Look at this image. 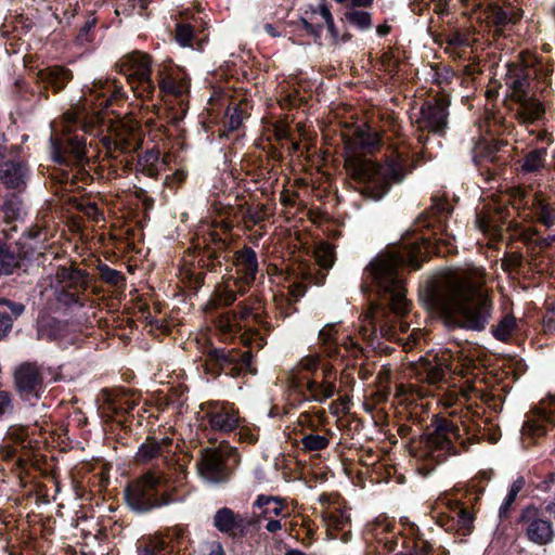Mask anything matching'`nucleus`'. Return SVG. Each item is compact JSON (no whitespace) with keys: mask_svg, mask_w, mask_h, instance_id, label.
Here are the masks:
<instances>
[{"mask_svg":"<svg viewBox=\"0 0 555 555\" xmlns=\"http://www.w3.org/2000/svg\"><path fill=\"white\" fill-rule=\"evenodd\" d=\"M423 246L413 243L378 255L365 269L380 296V302L372 304L363 315L360 333L364 339L373 340L379 333L386 339H396L398 328L405 333L410 324L403 318L411 310L406 298L403 267L421 268Z\"/></svg>","mask_w":555,"mask_h":555,"instance_id":"f257e3e1","label":"nucleus"},{"mask_svg":"<svg viewBox=\"0 0 555 555\" xmlns=\"http://www.w3.org/2000/svg\"><path fill=\"white\" fill-rule=\"evenodd\" d=\"M486 271L467 264L440 274L427 288L428 305L449 326L481 331L491 318Z\"/></svg>","mask_w":555,"mask_h":555,"instance_id":"f03ea898","label":"nucleus"},{"mask_svg":"<svg viewBox=\"0 0 555 555\" xmlns=\"http://www.w3.org/2000/svg\"><path fill=\"white\" fill-rule=\"evenodd\" d=\"M122 98L121 88L115 80H98L93 82L89 94L80 104L64 114L62 131L67 132L63 139H52V155L56 163L80 165L87 154V143L77 133L70 134L73 127H79L86 133H92L103 120L101 114L113 102Z\"/></svg>","mask_w":555,"mask_h":555,"instance_id":"7ed1b4c3","label":"nucleus"},{"mask_svg":"<svg viewBox=\"0 0 555 555\" xmlns=\"http://www.w3.org/2000/svg\"><path fill=\"white\" fill-rule=\"evenodd\" d=\"M348 177L357 183V190L366 198L378 201L387 194L391 184L400 183L405 176L402 153H392L384 165L350 154L345 158Z\"/></svg>","mask_w":555,"mask_h":555,"instance_id":"20e7f679","label":"nucleus"},{"mask_svg":"<svg viewBox=\"0 0 555 555\" xmlns=\"http://www.w3.org/2000/svg\"><path fill=\"white\" fill-rule=\"evenodd\" d=\"M509 211L506 207L489 205L477 212L476 227L489 237L490 242L488 245L491 247L492 242L501 240L503 227L506 224L507 229L514 232L512 237L521 241L526 245L529 255L528 264L535 266L538 248L534 246V241L539 240L537 237L538 230L532 227H521L516 222L507 221Z\"/></svg>","mask_w":555,"mask_h":555,"instance_id":"39448f33","label":"nucleus"},{"mask_svg":"<svg viewBox=\"0 0 555 555\" xmlns=\"http://www.w3.org/2000/svg\"><path fill=\"white\" fill-rule=\"evenodd\" d=\"M474 438L475 435L465 438L460 426L452 421L439 420L436 429L425 439V455L436 462H442L450 455L468 450Z\"/></svg>","mask_w":555,"mask_h":555,"instance_id":"423d86ee","label":"nucleus"},{"mask_svg":"<svg viewBox=\"0 0 555 555\" xmlns=\"http://www.w3.org/2000/svg\"><path fill=\"white\" fill-rule=\"evenodd\" d=\"M115 69L124 75L135 96L152 100L157 91L152 75V59L141 51H133L121 56Z\"/></svg>","mask_w":555,"mask_h":555,"instance_id":"0eeeda50","label":"nucleus"},{"mask_svg":"<svg viewBox=\"0 0 555 555\" xmlns=\"http://www.w3.org/2000/svg\"><path fill=\"white\" fill-rule=\"evenodd\" d=\"M168 477L147 473L129 485L125 491L128 505L138 512H147L170 502L166 493Z\"/></svg>","mask_w":555,"mask_h":555,"instance_id":"6e6552de","label":"nucleus"},{"mask_svg":"<svg viewBox=\"0 0 555 555\" xmlns=\"http://www.w3.org/2000/svg\"><path fill=\"white\" fill-rule=\"evenodd\" d=\"M158 94L165 102H177V111L173 113V119L180 120L188 112L190 94V77L188 73L173 64L166 65L157 70Z\"/></svg>","mask_w":555,"mask_h":555,"instance_id":"1a4fd4ad","label":"nucleus"},{"mask_svg":"<svg viewBox=\"0 0 555 555\" xmlns=\"http://www.w3.org/2000/svg\"><path fill=\"white\" fill-rule=\"evenodd\" d=\"M251 350L240 352L235 349L210 348L205 353V372L214 377L225 374L232 377L238 376L243 370L254 372L251 367Z\"/></svg>","mask_w":555,"mask_h":555,"instance_id":"9d476101","label":"nucleus"},{"mask_svg":"<svg viewBox=\"0 0 555 555\" xmlns=\"http://www.w3.org/2000/svg\"><path fill=\"white\" fill-rule=\"evenodd\" d=\"M201 425L212 431L229 434L243 422L238 409L227 401H208L201 404Z\"/></svg>","mask_w":555,"mask_h":555,"instance_id":"9b49d317","label":"nucleus"},{"mask_svg":"<svg viewBox=\"0 0 555 555\" xmlns=\"http://www.w3.org/2000/svg\"><path fill=\"white\" fill-rule=\"evenodd\" d=\"M204 242L203 247H195L193 253L194 266L210 272H221L225 266V270L230 272L229 261L231 257L228 242L217 232L209 233V238H205Z\"/></svg>","mask_w":555,"mask_h":555,"instance_id":"f8f14e48","label":"nucleus"},{"mask_svg":"<svg viewBox=\"0 0 555 555\" xmlns=\"http://www.w3.org/2000/svg\"><path fill=\"white\" fill-rule=\"evenodd\" d=\"M518 524L526 538L537 545H547L554 540L555 532L551 520L537 506L530 505L522 508Z\"/></svg>","mask_w":555,"mask_h":555,"instance_id":"ddd939ff","label":"nucleus"},{"mask_svg":"<svg viewBox=\"0 0 555 555\" xmlns=\"http://www.w3.org/2000/svg\"><path fill=\"white\" fill-rule=\"evenodd\" d=\"M449 105L450 101L444 95L427 101L422 106L416 119L418 130L439 135L444 134L448 128Z\"/></svg>","mask_w":555,"mask_h":555,"instance_id":"4468645a","label":"nucleus"},{"mask_svg":"<svg viewBox=\"0 0 555 555\" xmlns=\"http://www.w3.org/2000/svg\"><path fill=\"white\" fill-rule=\"evenodd\" d=\"M196 466L198 475L209 483H222L230 478V470L220 448H203Z\"/></svg>","mask_w":555,"mask_h":555,"instance_id":"2eb2a0df","label":"nucleus"},{"mask_svg":"<svg viewBox=\"0 0 555 555\" xmlns=\"http://www.w3.org/2000/svg\"><path fill=\"white\" fill-rule=\"evenodd\" d=\"M215 528L230 535H246L259 525L255 515L234 513L229 507L218 509L212 518Z\"/></svg>","mask_w":555,"mask_h":555,"instance_id":"dca6fc26","label":"nucleus"},{"mask_svg":"<svg viewBox=\"0 0 555 555\" xmlns=\"http://www.w3.org/2000/svg\"><path fill=\"white\" fill-rule=\"evenodd\" d=\"M547 425L555 427V397L542 400L539 406L528 414L521 433L528 438H540L546 435Z\"/></svg>","mask_w":555,"mask_h":555,"instance_id":"f3484780","label":"nucleus"},{"mask_svg":"<svg viewBox=\"0 0 555 555\" xmlns=\"http://www.w3.org/2000/svg\"><path fill=\"white\" fill-rule=\"evenodd\" d=\"M14 384L24 400L39 399L44 390L42 373L34 363H24L15 370Z\"/></svg>","mask_w":555,"mask_h":555,"instance_id":"a211bd4d","label":"nucleus"},{"mask_svg":"<svg viewBox=\"0 0 555 555\" xmlns=\"http://www.w3.org/2000/svg\"><path fill=\"white\" fill-rule=\"evenodd\" d=\"M307 400L323 403L336 393V374L330 362L322 363V379L309 378L306 382Z\"/></svg>","mask_w":555,"mask_h":555,"instance_id":"6ab92c4d","label":"nucleus"},{"mask_svg":"<svg viewBox=\"0 0 555 555\" xmlns=\"http://www.w3.org/2000/svg\"><path fill=\"white\" fill-rule=\"evenodd\" d=\"M106 155L118 159L121 155H130L141 147L142 140L138 131L120 129L113 138L103 139Z\"/></svg>","mask_w":555,"mask_h":555,"instance_id":"aec40b11","label":"nucleus"},{"mask_svg":"<svg viewBox=\"0 0 555 555\" xmlns=\"http://www.w3.org/2000/svg\"><path fill=\"white\" fill-rule=\"evenodd\" d=\"M231 266L235 269L234 279L249 288L258 273L259 264L256 251L249 246H244L235 251Z\"/></svg>","mask_w":555,"mask_h":555,"instance_id":"412c9836","label":"nucleus"},{"mask_svg":"<svg viewBox=\"0 0 555 555\" xmlns=\"http://www.w3.org/2000/svg\"><path fill=\"white\" fill-rule=\"evenodd\" d=\"M325 526L332 539L338 538V532L343 534L340 539L348 541L350 533V515L348 511L339 503H330L323 511Z\"/></svg>","mask_w":555,"mask_h":555,"instance_id":"4be33fe9","label":"nucleus"},{"mask_svg":"<svg viewBox=\"0 0 555 555\" xmlns=\"http://www.w3.org/2000/svg\"><path fill=\"white\" fill-rule=\"evenodd\" d=\"M380 143L378 132L366 125L354 129L346 139V145L354 152L373 153L379 149Z\"/></svg>","mask_w":555,"mask_h":555,"instance_id":"5701e85b","label":"nucleus"},{"mask_svg":"<svg viewBox=\"0 0 555 555\" xmlns=\"http://www.w3.org/2000/svg\"><path fill=\"white\" fill-rule=\"evenodd\" d=\"M514 103L515 119L521 125H532L544 117L545 108L543 104L531 95Z\"/></svg>","mask_w":555,"mask_h":555,"instance_id":"b1692460","label":"nucleus"},{"mask_svg":"<svg viewBox=\"0 0 555 555\" xmlns=\"http://www.w3.org/2000/svg\"><path fill=\"white\" fill-rule=\"evenodd\" d=\"M171 446L172 440L167 436L162 438L149 436L140 446L137 460L142 463H147L158 456H164L167 460V454L171 453Z\"/></svg>","mask_w":555,"mask_h":555,"instance_id":"393cba45","label":"nucleus"},{"mask_svg":"<svg viewBox=\"0 0 555 555\" xmlns=\"http://www.w3.org/2000/svg\"><path fill=\"white\" fill-rule=\"evenodd\" d=\"M28 168L21 162H7L0 167V180L8 189L18 192L26 188Z\"/></svg>","mask_w":555,"mask_h":555,"instance_id":"a878e982","label":"nucleus"},{"mask_svg":"<svg viewBox=\"0 0 555 555\" xmlns=\"http://www.w3.org/2000/svg\"><path fill=\"white\" fill-rule=\"evenodd\" d=\"M249 288L242 285L233 275H224L222 282L215 288V302L217 306L232 305L238 295H244Z\"/></svg>","mask_w":555,"mask_h":555,"instance_id":"bb28decb","label":"nucleus"},{"mask_svg":"<svg viewBox=\"0 0 555 555\" xmlns=\"http://www.w3.org/2000/svg\"><path fill=\"white\" fill-rule=\"evenodd\" d=\"M72 78V72L63 66H51L38 72L40 83L44 89L51 88L53 92L63 90Z\"/></svg>","mask_w":555,"mask_h":555,"instance_id":"cd10ccee","label":"nucleus"},{"mask_svg":"<svg viewBox=\"0 0 555 555\" xmlns=\"http://www.w3.org/2000/svg\"><path fill=\"white\" fill-rule=\"evenodd\" d=\"M56 282L59 286L66 289L85 293L88 288V275L78 269L61 268L56 273Z\"/></svg>","mask_w":555,"mask_h":555,"instance_id":"c85d7f7f","label":"nucleus"},{"mask_svg":"<svg viewBox=\"0 0 555 555\" xmlns=\"http://www.w3.org/2000/svg\"><path fill=\"white\" fill-rule=\"evenodd\" d=\"M102 397L107 409L114 413L130 412L138 404V400L126 390L115 392L107 389L102 390Z\"/></svg>","mask_w":555,"mask_h":555,"instance_id":"c756f323","label":"nucleus"},{"mask_svg":"<svg viewBox=\"0 0 555 555\" xmlns=\"http://www.w3.org/2000/svg\"><path fill=\"white\" fill-rule=\"evenodd\" d=\"M319 345L322 354L328 360L336 359L338 357L339 345L336 341V330L334 324H326L319 332Z\"/></svg>","mask_w":555,"mask_h":555,"instance_id":"7c9ffc66","label":"nucleus"},{"mask_svg":"<svg viewBox=\"0 0 555 555\" xmlns=\"http://www.w3.org/2000/svg\"><path fill=\"white\" fill-rule=\"evenodd\" d=\"M236 214L242 216V219L245 221V223L257 225L270 217L271 210L267 204H245L237 207Z\"/></svg>","mask_w":555,"mask_h":555,"instance_id":"2f4dec72","label":"nucleus"},{"mask_svg":"<svg viewBox=\"0 0 555 555\" xmlns=\"http://www.w3.org/2000/svg\"><path fill=\"white\" fill-rule=\"evenodd\" d=\"M506 85L511 89V99L513 102L529 96L527 92L529 79L522 74L521 69H509L506 78Z\"/></svg>","mask_w":555,"mask_h":555,"instance_id":"473e14b6","label":"nucleus"},{"mask_svg":"<svg viewBox=\"0 0 555 555\" xmlns=\"http://www.w3.org/2000/svg\"><path fill=\"white\" fill-rule=\"evenodd\" d=\"M446 367L441 363L426 360L417 367V377L422 383L430 385L437 384L443 379Z\"/></svg>","mask_w":555,"mask_h":555,"instance_id":"72a5a7b5","label":"nucleus"},{"mask_svg":"<svg viewBox=\"0 0 555 555\" xmlns=\"http://www.w3.org/2000/svg\"><path fill=\"white\" fill-rule=\"evenodd\" d=\"M547 150L539 147L528 152L521 160V170L526 173H538L545 168Z\"/></svg>","mask_w":555,"mask_h":555,"instance_id":"f704fd0d","label":"nucleus"},{"mask_svg":"<svg viewBox=\"0 0 555 555\" xmlns=\"http://www.w3.org/2000/svg\"><path fill=\"white\" fill-rule=\"evenodd\" d=\"M254 507L261 509L259 519H269L272 516H280L283 512L284 505L281 499L275 496L259 495L254 502Z\"/></svg>","mask_w":555,"mask_h":555,"instance_id":"c9c22d12","label":"nucleus"},{"mask_svg":"<svg viewBox=\"0 0 555 555\" xmlns=\"http://www.w3.org/2000/svg\"><path fill=\"white\" fill-rule=\"evenodd\" d=\"M533 214L537 220L547 229L555 225V204L550 203L545 198H535Z\"/></svg>","mask_w":555,"mask_h":555,"instance_id":"e433bc0d","label":"nucleus"},{"mask_svg":"<svg viewBox=\"0 0 555 555\" xmlns=\"http://www.w3.org/2000/svg\"><path fill=\"white\" fill-rule=\"evenodd\" d=\"M139 170L147 177L154 178L159 173L162 163L159 162V152L150 150L139 157Z\"/></svg>","mask_w":555,"mask_h":555,"instance_id":"4c0bfd02","label":"nucleus"},{"mask_svg":"<svg viewBox=\"0 0 555 555\" xmlns=\"http://www.w3.org/2000/svg\"><path fill=\"white\" fill-rule=\"evenodd\" d=\"M216 327L221 337L228 339L240 332L242 325L237 322V315L235 313H224L217 319Z\"/></svg>","mask_w":555,"mask_h":555,"instance_id":"58836bf2","label":"nucleus"},{"mask_svg":"<svg viewBox=\"0 0 555 555\" xmlns=\"http://www.w3.org/2000/svg\"><path fill=\"white\" fill-rule=\"evenodd\" d=\"M168 553L184 548L189 542L188 532L182 527H173L168 530L166 538Z\"/></svg>","mask_w":555,"mask_h":555,"instance_id":"ea45409f","label":"nucleus"},{"mask_svg":"<svg viewBox=\"0 0 555 555\" xmlns=\"http://www.w3.org/2000/svg\"><path fill=\"white\" fill-rule=\"evenodd\" d=\"M517 327V321L514 315L507 314L501 319L498 325L492 327L493 336L501 340L507 341Z\"/></svg>","mask_w":555,"mask_h":555,"instance_id":"a19ab883","label":"nucleus"},{"mask_svg":"<svg viewBox=\"0 0 555 555\" xmlns=\"http://www.w3.org/2000/svg\"><path fill=\"white\" fill-rule=\"evenodd\" d=\"M525 263V257L520 251L505 253L504 257L501 259V268L508 274L520 273Z\"/></svg>","mask_w":555,"mask_h":555,"instance_id":"79ce46f5","label":"nucleus"},{"mask_svg":"<svg viewBox=\"0 0 555 555\" xmlns=\"http://www.w3.org/2000/svg\"><path fill=\"white\" fill-rule=\"evenodd\" d=\"M488 18L496 27H502L508 23H516L519 16L516 13L506 12L499 5L491 4L489 5Z\"/></svg>","mask_w":555,"mask_h":555,"instance_id":"37998d69","label":"nucleus"},{"mask_svg":"<svg viewBox=\"0 0 555 555\" xmlns=\"http://www.w3.org/2000/svg\"><path fill=\"white\" fill-rule=\"evenodd\" d=\"M447 505L450 512H457L460 514V517L456 520V525L459 526V529L462 530L463 534H467L473 524L472 514L468 512L466 507L462 506L457 501H448Z\"/></svg>","mask_w":555,"mask_h":555,"instance_id":"c03bdc74","label":"nucleus"},{"mask_svg":"<svg viewBox=\"0 0 555 555\" xmlns=\"http://www.w3.org/2000/svg\"><path fill=\"white\" fill-rule=\"evenodd\" d=\"M330 444V439L326 436L310 433L301 438L302 449L307 452H317L325 450Z\"/></svg>","mask_w":555,"mask_h":555,"instance_id":"a18cd8bd","label":"nucleus"},{"mask_svg":"<svg viewBox=\"0 0 555 555\" xmlns=\"http://www.w3.org/2000/svg\"><path fill=\"white\" fill-rule=\"evenodd\" d=\"M167 542L163 538H153L138 547V555H167Z\"/></svg>","mask_w":555,"mask_h":555,"instance_id":"49530a36","label":"nucleus"},{"mask_svg":"<svg viewBox=\"0 0 555 555\" xmlns=\"http://www.w3.org/2000/svg\"><path fill=\"white\" fill-rule=\"evenodd\" d=\"M524 485H525V481L522 478H518L516 479L509 490H508V493L507 495L505 496L502 505L500 506V509H499V515L501 518H507L508 517V512H509V508L511 506L513 505V503L515 502L518 493L521 491V489L524 488Z\"/></svg>","mask_w":555,"mask_h":555,"instance_id":"de8ad7c7","label":"nucleus"},{"mask_svg":"<svg viewBox=\"0 0 555 555\" xmlns=\"http://www.w3.org/2000/svg\"><path fill=\"white\" fill-rule=\"evenodd\" d=\"M100 278L112 286L121 285L125 282V278L120 271L109 268L107 264H99L98 267Z\"/></svg>","mask_w":555,"mask_h":555,"instance_id":"09e8293b","label":"nucleus"},{"mask_svg":"<svg viewBox=\"0 0 555 555\" xmlns=\"http://www.w3.org/2000/svg\"><path fill=\"white\" fill-rule=\"evenodd\" d=\"M450 212V204L444 198L434 197L433 204L426 214L428 218H437L441 221L443 217H447Z\"/></svg>","mask_w":555,"mask_h":555,"instance_id":"8fccbe9b","label":"nucleus"},{"mask_svg":"<svg viewBox=\"0 0 555 555\" xmlns=\"http://www.w3.org/2000/svg\"><path fill=\"white\" fill-rule=\"evenodd\" d=\"M80 295L81 294H79L77 292L66 289L59 285L56 286V289H55L56 300L65 306H72V305L83 306V301L81 300Z\"/></svg>","mask_w":555,"mask_h":555,"instance_id":"3c124183","label":"nucleus"},{"mask_svg":"<svg viewBox=\"0 0 555 555\" xmlns=\"http://www.w3.org/2000/svg\"><path fill=\"white\" fill-rule=\"evenodd\" d=\"M319 367L322 369L321 356L319 353H310L302 357L297 364L298 370L309 372L311 374H315Z\"/></svg>","mask_w":555,"mask_h":555,"instance_id":"603ef678","label":"nucleus"},{"mask_svg":"<svg viewBox=\"0 0 555 555\" xmlns=\"http://www.w3.org/2000/svg\"><path fill=\"white\" fill-rule=\"evenodd\" d=\"M318 264L323 269H330L334 263V253L330 245H322L315 250Z\"/></svg>","mask_w":555,"mask_h":555,"instance_id":"864d4df0","label":"nucleus"},{"mask_svg":"<svg viewBox=\"0 0 555 555\" xmlns=\"http://www.w3.org/2000/svg\"><path fill=\"white\" fill-rule=\"evenodd\" d=\"M346 20L361 29H367L371 26V15L363 11H350L346 13Z\"/></svg>","mask_w":555,"mask_h":555,"instance_id":"5fc2aeb1","label":"nucleus"},{"mask_svg":"<svg viewBox=\"0 0 555 555\" xmlns=\"http://www.w3.org/2000/svg\"><path fill=\"white\" fill-rule=\"evenodd\" d=\"M227 118V125L229 129L236 130L242 125L244 118H246V113L241 106H234L233 108H229Z\"/></svg>","mask_w":555,"mask_h":555,"instance_id":"6e6d98bb","label":"nucleus"},{"mask_svg":"<svg viewBox=\"0 0 555 555\" xmlns=\"http://www.w3.org/2000/svg\"><path fill=\"white\" fill-rule=\"evenodd\" d=\"M16 266L15 257L0 246V274H10Z\"/></svg>","mask_w":555,"mask_h":555,"instance_id":"4d7b16f0","label":"nucleus"},{"mask_svg":"<svg viewBox=\"0 0 555 555\" xmlns=\"http://www.w3.org/2000/svg\"><path fill=\"white\" fill-rule=\"evenodd\" d=\"M176 39L183 47L190 46L193 39V28L189 24H178Z\"/></svg>","mask_w":555,"mask_h":555,"instance_id":"13d9d810","label":"nucleus"},{"mask_svg":"<svg viewBox=\"0 0 555 555\" xmlns=\"http://www.w3.org/2000/svg\"><path fill=\"white\" fill-rule=\"evenodd\" d=\"M243 341L251 348L261 349L266 345L264 338L257 331H247L242 336Z\"/></svg>","mask_w":555,"mask_h":555,"instance_id":"bf43d9fd","label":"nucleus"},{"mask_svg":"<svg viewBox=\"0 0 555 555\" xmlns=\"http://www.w3.org/2000/svg\"><path fill=\"white\" fill-rule=\"evenodd\" d=\"M235 314L237 315V322L245 321L249 317H253V319L255 320V323H257L259 325H264V322L262 321L261 315L256 312L254 313L251 308L249 306H247L246 304H241L238 306V312Z\"/></svg>","mask_w":555,"mask_h":555,"instance_id":"052dcab7","label":"nucleus"},{"mask_svg":"<svg viewBox=\"0 0 555 555\" xmlns=\"http://www.w3.org/2000/svg\"><path fill=\"white\" fill-rule=\"evenodd\" d=\"M416 393L417 396H425L426 392L422 389L416 388L413 385H404L400 384L397 386L396 389V397L402 398V401L409 400L408 396H412L413 393Z\"/></svg>","mask_w":555,"mask_h":555,"instance_id":"680f3d73","label":"nucleus"},{"mask_svg":"<svg viewBox=\"0 0 555 555\" xmlns=\"http://www.w3.org/2000/svg\"><path fill=\"white\" fill-rule=\"evenodd\" d=\"M13 411V399L9 391L0 390V420Z\"/></svg>","mask_w":555,"mask_h":555,"instance_id":"e2e57ef3","label":"nucleus"},{"mask_svg":"<svg viewBox=\"0 0 555 555\" xmlns=\"http://www.w3.org/2000/svg\"><path fill=\"white\" fill-rule=\"evenodd\" d=\"M199 555H225V553L220 542L211 541L202 545Z\"/></svg>","mask_w":555,"mask_h":555,"instance_id":"0e129e2a","label":"nucleus"},{"mask_svg":"<svg viewBox=\"0 0 555 555\" xmlns=\"http://www.w3.org/2000/svg\"><path fill=\"white\" fill-rule=\"evenodd\" d=\"M382 64L386 72L392 74L396 72L398 66V61L395 57V54L392 51H387L382 55Z\"/></svg>","mask_w":555,"mask_h":555,"instance_id":"69168bd1","label":"nucleus"},{"mask_svg":"<svg viewBox=\"0 0 555 555\" xmlns=\"http://www.w3.org/2000/svg\"><path fill=\"white\" fill-rule=\"evenodd\" d=\"M431 551V545L428 541L423 539H417L414 542L413 550L409 551L410 555H429Z\"/></svg>","mask_w":555,"mask_h":555,"instance_id":"338daca9","label":"nucleus"},{"mask_svg":"<svg viewBox=\"0 0 555 555\" xmlns=\"http://www.w3.org/2000/svg\"><path fill=\"white\" fill-rule=\"evenodd\" d=\"M391 393L390 386L378 387L377 391L372 396V400L374 404H380L386 402L389 399Z\"/></svg>","mask_w":555,"mask_h":555,"instance_id":"774afa93","label":"nucleus"}]
</instances>
